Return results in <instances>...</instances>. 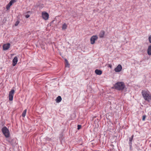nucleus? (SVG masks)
I'll return each mask as SVG.
<instances>
[{"mask_svg":"<svg viewBox=\"0 0 151 151\" xmlns=\"http://www.w3.org/2000/svg\"><path fill=\"white\" fill-rule=\"evenodd\" d=\"M114 86L115 89L119 91H122L125 87L124 83L122 82H117L114 85Z\"/></svg>","mask_w":151,"mask_h":151,"instance_id":"f257e3e1","label":"nucleus"},{"mask_svg":"<svg viewBox=\"0 0 151 151\" xmlns=\"http://www.w3.org/2000/svg\"><path fill=\"white\" fill-rule=\"evenodd\" d=\"M142 94L144 99L146 101H150L151 100V95L145 91H142Z\"/></svg>","mask_w":151,"mask_h":151,"instance_id":"f03ea898","label":"nucleus"},{"mask_svg":"<svg viewBox=\"0 0 151 151\" xmlns=\"http://www.w3.org/2000/svg\"><path fill=\"white\" fill-rule=\"evenodd\" d=\"M2 133L4 136L7 138L9 137L10 133L9 129L6 127H3L1 129Z\"/></svg>","mask_w":151,"mask_h":151,"instance_id":"7ed1b4c3","label":"nucleus"},{"mask_svg":"<svg viewBox=\"0 0 151 151\" xmlns=\"http://www.w3.org/2000/svg\"><path fill=\"white\" fill-rule=\"evenodd\" d=\"M14 89H12L11 91L9 92V101H11L13 100L14 93Z\"/></svg>","mask_w":151,"mask_h":151,"instance_id":"20e7f679","label":"nucleus"},{"mask_svg":"<svg viewBox=\"0 0 151 151\" xmlns=\"http://www.w3.org/2000/svg\"><path fill=\"white\" fill-rule=\"evenodd\" d=\"M98 38V37L96 35H93L92 36L90 39L91 43V44H93L95 41Z\"/></svg>","mask_w":151,"mask_h":151,"instance_id":"39448f33","label":"nucleus"},{"mask_svg":"<svg viewBox=\"0 0 151 151\" xmlns=\"http://www.w3.org/2000/svg\"><path fill=\"white\" fill-rule=\"evenodd\" d=\"M42 17L44 19L47 20L48 18L49 15L47 13L45 12H42Z\"/></svg>","mask_w":151,"mask_h":151,"instance_id":"423d86ee","label":"nucleus"},{"mask_svg":"<svg viewBox=\"0 0 151 151\" xmlns=\"http://www.w3.org/2000/svg\"><path fill=\"white\" fill-rule=\"evenodd\" d=\"M10 44L9 43L4 44L3 46V50H8L10 47Z\"/></svg>","mask_w":151,"mask_h":151,"instance_id":"0eeeda50","label":"nucleus"},{"mask_svg":"<svg viewBox=\"0 0 151 151\" xmlns=\"http://www.w3.org/2000/svg\"><path fill=\"white\" fill-rule=\"evenodd\" d=\"M122 68V66L121 65L119 64L115 68L114 70L116 72H119L121 70Z\"/></svg>","mask_w":151,"mask_h":151,"instance_id":"6e6552de","label":"nucleus"},{"mask_svg":"<svg viewBox=\"0 0 151 151\" xmlns=\"http://www.w3.org/2000/svg\"><path fill=\"white\" fill-rule=\"evenodd\" d=\"M18 61V58L17 56L15 57L12 60V65L15 66L17 64Z\"/></svg>","mask_w":151,"mask_h":151,"instance_id":"1a4fd4ad","label":"nucleus"},{"mask_svg":"<svg viewBox=\"0 0 151 151\" xmlns=\"http://www.w3.org/2000/svg\"><path fill=\"white\" fill-rule=\"evenodd\" d=\"M95 72V73L98 75H101L102 73V71L98 69H96Z\"/></svg>","mask_w":151,"mask_h":151,"instance_id":"9d476101","label":"nucleus"},{"mask_svg":"<svg viewBox=\"0 0 151 151\" xmlns=\"http://www.w3.org/2000/svg\"><path fill=\"white\" fill-rule=\"evenodd\" d=\"M105 32L104 30H101L99 35V37L101 38L103 37L104 35Z\"/></svg>","mask_w":151,"mask_h":151,"instance_id":"9b49d317","label":"nucleus"},{"mask_svg":"<svg viewBox=\"0 0 151 151\" xmlns=\"http://www.w3.org/2000/svg\"><path fill=\"white\" fill-rule=\"evenodd\" d=\"M134 137V135H132V136L129 138V146H131V145H132V142L133 140V138Z\"/></svg>","mask_w":151,"mask_h":151,"instance_id":"f8f14e48","label":"nucleus"},{"mask_svg":"<svg viewBox=\"0 0 151 151\" xmlns=\"http://www.w3.org/2000/svg\"><path fill=\"white\" fill-rule=\"evenodd\" d=\"M62 100L61 97L60 96H58L57 97L56 99V102L57 103H59Z\"/></svg>","mask_w":151,"mask_h":151,"instance_id":"ddd939ff","label":"nucleus"},{"mask_svg":"<svg viewBox=\"0 0 151 151\" xmlns=\"http://www.w3.org/2000/svg\"><path fill=\"white\" fill-rule=\"evenodd\" d=\"M147 53L149 55H151V45L149 46L147 49Z\"/></svg>","mask_w":151,"mask_h":151,"instance_id":"4468645a","label":"nucleus"},{"mask_svg":"<svg viewBox=\"0 0 151 151\" xmlns=\"http://www.w3.org/2000/svg\"><path fill=\"white\" fill-rule=\"evenodd\" d=\"M67 28V25L66 24L64 23L62 24V29L63 30H65Z\"/></svg>","mask_w":151,"mask_h":151,"instance_id":"2eb2a0df","label":"nucleus"},{"mask_svg":"<svg viewBox=\"0 0 151 151\" xmlns=\"http://www.w3.org/2000/svg\"><path fill=\"white\" fill-rule=\"evenodd\" d=\"M27 111V109H26L24 110V111H23L22 114V116L23 117H24L26 115V113Z\"/></svg>","mask_w":151,"mask_h":151,"instance_id":"dca6fc26","label":"nucleus"},{"mask_svg":"<svg viewBox=\"0 0 151 151\" xmlns=\"http://www.w3.org/2000/svg\"><path fill=\"white\" fill-rule=\"evenodd\" d=\"M16 2V1L15 0H11L9 2V4L10 5V6H12V4Z\"/></svg>","mask_w":151,"mask_h":151,"instance_id":"f3484780","label":"nucleus"},{"mask_svg":"<svg viewBox=\"0 0 151 151\" xmlns=\"http://www.w3.org/2000/svg\"><path fill=\"white\" fill-rule=\"evenodd\" d=\"M19 21H18V20L17 21L15 24V26H17L18 25V24H19Z\"/></svg>","mask_w":151,"mask_h":151,"instance_id":"a211bd4d","label":"nucleus"},{"mask_svg":"<svg viewBox=\"0 0 151 151\" xmlns=\"http://www.w3.org/2000/svg\"><path fill=\"white\" fill-rule=\"evenodd\" d=\"M11 6L10 5L8 4V5H7L6 7V8L7 10H8L9 9L10 7Z\"/></svg>","mask_w":151,"mask_h":151,"instance_id":"6ab92c4d","label":"nucleus"},{"mask_svg":"<svg viewBox=\"0 0 151 151\" xmlns=\"http://www.w3.org/2000/svg\"><path fill=\"white\" fill-rule=\"evenodd\" d=\"M69 64L68 61H67L66 63V64L65 65V67H67L69 66Z\"/></svg>","mask_w":151,"mask_h":151,"instance_id":"aec40b11","label":"nucleus"},{"mask_svg":"<svg viewBox=\"0 0 151 151\" xmlns=\"http://www.w3.org/2000/svg\"><path fill=\"white\" fill-rule=\"evenodd\" d=\"M78 128H77V129L78 130H79L81 128V125H78Z\"/></svg>","mask_w":151,"mask_h":151,"instance_id":"412c9836","label":"nucleus"},{"mask_svg":"<svg viewBox=\"0 0 151 151\" xmlns=\"http://www.w3.org/2000/svg\"><path fill=\"white\" fill-rule=\"evenodd\" d=\"M146 118V116L145 115H143L142 116V120L143 121H144L145 120V119Z\"/></svg>","mask_w":151,"mask_h":151,"instance_id":"4be33fe9","label":"nucleus"},{"mask_svg":"<svg viewBox=\"0 0 151 151\" xmlns=\"http://www.w3.org/2000/svg\"><path fill=\"white\" fill-rule=\"evenodd\" d=\"M148 39L150 42L151 43V36L149 37Z\"/></svg>","mask_w":151,"mask_h":151,"instance_id":"5701e85b","label":"nucleus"},{"mask_svg":"<svg viewBox=\"0 0 151 151\" xmlns=\"http://www.w3.org/2000/svg\"><path fill=\"white\" fill-rule=\"evenodd\" d=\"M30 16V15L29 14H27L25 16V17L26 18H29Z\"/></svg>","mask_w":151,"mask_h":151,"instance_id":"b1692460","label":"nucleus"},{"mask_svg":"<svg viewBox=\"0 0 151 151\" xmlns=\"http://www.w3.org/2000/svg\"><path fill=\"white\" fill-rule=\"evenodd\" d=\"M130 147V150H132V145H131V146H129Z\"/></svg>","mask_w":151,"mask_h":151,"instance_id":"393cba45","label":"nucleus"},{"mask_svg":"<svg viewBox=\"0 0 151 151\" xmlns=\"http://www.w3.org/2000/svg\"><path fill=\"white\" fill-rule=\"evenodd\" d=\"M30 12H31L30 11H29L27 12V13H30Z\"/></svg>","mask_w":151,"mask_h":151,"instance_id":"a878e982","label":"nucleus"},{"mask_svg":"<svg viewBox=\"0 0 151 151\" xmlns=\"http://www.w3.org/2000/svg\"><path fill=\"white\" fill-rule=\"evenodd\" d=\"M65 61L66 63V62H67V61H68L66 59H65Z\"/></svg>","mask_w":151,"mask_h":151,"instance_id":"bb28decb","label":"nucleus"},{"mask_svg":"<svg viewBox=\"0 0 151 151\" xmlns=\"http://www.w3.org/2000/svg\"><path fill=\"white\" fill-rule=\"evenodd\" d=\"M11 144H12V142H11Z\"/></svg>","mask_w":151,"mask_h":151,"instance_id":"cd10ccee","label":"nucleus"},{"mask_svg":"<svg viewBox=\"0 0 151 151\" xmlns=\"http://www.w3.org/2000/svg\"><path fill=\"white\" fill-rule=\"evenodd\" d=\"M11 144H12V142H11Z\"/></svg>","mask_w":151,"mask_h":151,"instance_id":"c85d7f7f","label":"nucleus"},{"mask_svg":"<svg viewBox=\"0 0 151 151\" xmlns=\"http://www.w3.org/2000/svg\"><path fill=\"white\" fill-rule=\"evenodd\" d=\"M11 144H12V142H11Z\"/></svg>","mask_w":151,"mask_h":151,"instance_id":"c756f323","label":"nucleus"}]
</instances>
